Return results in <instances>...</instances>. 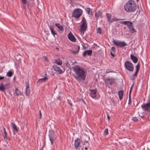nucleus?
Returning a JSON list of instances; mask_svg holds the SVG:
<instances>
[{
    "instance_id": "nucleus-22",
    "label": "nucleus",
    "mask_w": 150,
    "mask_h": 150,
    "mask_svg": "<svg viewBox=\"0 0 150 150\" xmlns=\"http://www.w3.org/2000/svg\"><path fill=\"white\" fill-rule=\"evenodd\" d=\"M61 99V97L59 96H58L56 97V98L54 99V102L55 104L57 103H59V104L60 103Z\"/></svg>"
},
{
    "instance_id": "nucleus-37",
    "label": "nucleus",
    "mask_w": 150,
    "mask_h": 150,
    "mask_svg": "<svg viewBox=\"0 0 150 150\" xmlns=\"http://www.w3.org/2000/svg\"><path fill=\"white\" fill-rule=\"evenodd\" d=\"M96 32L97 33H99V34H101L102 33V29L100 27L98 28L96 30Z\"/></svg>"
},
{
    "instance_id": "nucleus-40",
    "label": "nucleus",
    "mask_w": 150,
    "mask_h": 150,
    "mask_svg": "<svg viewBox=\"0 0 150 150\" xmlns=\"http://www.w3.org/2000/svg\"><path fill=\"white\" fill-rule=\"evenodd\" d=\"M104 133L105 134V135H106L108 134V129L107 128H106L105 129L104 131Z\"/></svg>"
},
{
    "instance_id": "nucleus-51",
    "label": "nucleus",
    "mask_w": 150,
    "mask_h": 150,
    "mask_svg": "<svg viewBox=\"0 0 150 150\" xmlns=\"http://www.w3.org/2000/svg\"><path fill=\"white\" fill-rule=\"evenodd\" d=\"M4 78V77L2 76H0V80H2Z\"/></svg>"
},
{
    "instance_id": "nucleus-16",
    "label": "nucleus",
    "mask_w": 150,
    "mask_h": 150,
    "mask_svg": "<svg viewBox=\"0 0 150 150\" xmlns=\"http://www.w3.org/2000/svg\"><path fill=\"white\" fill-rule=\"evenodd\" d=\"M48 26H49V28L51 30V33L52 35H53L54 37H55V35H57V34L56 33V31H55L54 29V26H52L51 25H48Z\"/></svg>"
},
{
    "instance_id": "nucleus-36",
    "label": "nucleus",
    "mask_w": 150,
    "mask_h": 150,
    "mask_svg": "<svg viewBox=\"0 0 150 150\" xmlns=\"http://www.w3.org/2000/svg\"><path fill=\"white\" fill-rule=\"evenodd\" d=\"M122 20V19H118V18H117L116 17H114L113 18H112L110 23H112V22H114L115 21H119L120 20Z\"/></svg>"
},
{
    "instance_id": "nucleus-61",
    "label": "nucleus",
    "mask_w": 150,
    "mask_h": 150,
    "mask_svg": "<svg viewBox=\"0 0 150 150\" xmlns=\"http://www.w3.org/2000/svg\"><path fill=\"white\" fill-rule=\"evenodd\" d=\"M84 32H81L82 33V35H83L84 34Z\"/></svg>"
},
{
    "instance_id": "nucleus-6",
    "label": "nucleus",
    "mask_w": 150,
    "mask_h": 150,
    "mask_svg": "<svg viewBox=\"0 0 150 150\" xmlns=\"http://www.w3.org/2000/svg\"><path fill=\"white\" fill-rule=\"evenodd\" d=\"M124 66L126 69L129 71H132L134 70L133 65L129 61H127L125 62Z\"/></svg>"
},
{
    "instance_id": "nucleus-39",
    "label": "nucleus",
    "mask_w": 150,
    "mask_h": 150,
    "mask_svg": "<svg viewBox=\"0 0 150 150\" xmlns=\"http://www.w3.org/2000/svg\"><path fill=\"white\" fill-rule=\"evenodd\" d=\"M110 99L111 100L112 102L113 105H115V104L116 102L114 98H113L112 97H110Z\"/></svg>"
},
{
    "instance_id": "nucleus-14",
    "label": "nucleus",
    "mask_w": 150,
    "mask_h": 150,
    "mask_svg": "<svg viewBox=\"0 0 150 150\" xmlns=\"http://www.w3.org/2000/svg\"><path fill=\"white\" fill-rule=\"evenodd\" d=\"M105 80L106 83L109 84H112V83H114L115 81V79L113 78L105 79Z\"/></svg>"
},
{
    "instance_id": "nucleus-45",
    "label": "nucleus",
    "mask_w": 150,
    "mask_h": 150,
    "mask_svg": "<svg viewBox=\"0 0 150 150\" xmlns=\"http://www.w3.org/2000/svg\"><path fill=\"white\" fill-rule=\"evenodd\" d=\"M67 102L68 103L70 104V105L71 106H72V105H72V102H71V101L70 100H69V99H67Z\"/></svg>"
},
{
    "instance_id": "nucleus-48",
    "label": "nucleus",
    "mask_w": 150,
    "mask_h": 150,
    "mask_svg": "<svg viewBox=\"0 0 150 150\" xmlns=\"http://www.w3.org/2000/svg\"><path fill=\"white\" fill-rule=\"evenodd\" d=\"M111 55L113 57H115L116 55L114 54H113L112 52H110Z\"/></svg>"
},
{
    "instance_id": "nucleus-8",
    "label": "nucleus",
    "mask_w": 150,
    "mask_h": 150,
    "mask_svg": "<svg viewBox=\"0 0 150 150\" xmlns=\"http://www.w3.org/2000/svg\"><path fill=\"white\" fill-rule=\"evenodd\" d=\"M89 90L90 91V95L91 97L93 98H96V97L97 89H90Z\"/></svg>"
},
{
    "instance_id": "nucleus-60",
    "label": "nucleus",
    "mask_w": 150,
    "mask_h": 150,
    "mask_svg": "<svg viewBox=\"0 0 150 150\" xmlns=\"http://www.w3.org/2000/svg\"><path fill=\"white\" fill-rule=\"evenodd\" d=\"M34 0H29V1H30L33 2V1Z\"/></svg>"
},
{
    "instance_id": "nucleus-18",
    "label": "nucleus",
    "mask_w": 150,
    "mask_h": 150,
    "mask_svg": "<svg viewBox=\"0 0 150 150\" xmlns=\"http://www.w3.org/2000/svg\"><path fill=\"white\" fill-rule=\"evenodd\" d=\"M48 79V78L47 77L45 76L42 78L39 79L38 80V81L37 82V83H40L42 82H45Z\"/></svg>"
},
{
    "instance_id": "nucleus-58",
    "label": "nucleus",
    "mask_w": 150,
    "mask_h": 150,
    "mask_svg": "<svg viewBox=\"0 0 150 150\" xmlns=\"http://www.w3.org/2000/svg\"><path fill=\"white\" fill-rule=\"evenodd\" d=\"M133 85H132V86L130 88V90H132V86H133Z\"/></svg>"
},
{
    "instance_id": "nucleus-54",
    "label": "nucleus",
    "mask_w": 150,
    "mask_h": 150,
    "mask_svg": "<svg viewBox=\"0 0 150 150\" xmlns=\"http://www.w3.org/2000/svg\"><path fill=\"white\" fill-rule=\"evenodd\" d=\"M16 80V77L15 76H14L13 78V81H15Z\"/></svg>"
},
{
    "instance_id": "nucleus-53",
    "label": "nucleus",
    "mask_w": 150,
    "mask_h": 150,
    "mask_svg": "<svg viewBox=\"0 0 150 150\" xmlns=\"http://www.w3.org/2000/svg\"><path fill=\"white\" fill-rule=\"evenodd\" d=\"M144 150H149V148L147 147H144Z\"/></svg>"
},
{
    "instance_id": "nucleus-43",
    "label": "nucleus",
    "mask_w": 150,
    "mask_h": 150,
    "mask_svg": "<svg viewBox=\"0 0 150 150\" xmlns=\"http://www.w3.org/2000/svg\"><path fill=\"white\" fill-rule=\"evenodd\" d=\"M111 50L113 52V53H115L116 52L115 48V47L113 46L111 48Z\"/></svg>"
},
{
    "instance_id": "nucleus-20",
    "label": "nucleus",
    "mask_w": 150,
    "mask_h": 150,
    "mask_svg": "<svg viewBox=\"0 0 150 150\" xmlns=\"http://www.w3.org/2000/svg\"><path fill=\"white\" fill-rule=\"evenodd\" d=\"M130 58L133 62L134 63H136L138 61V59L135 56L132 54L130 55Z\"/></svg>"
},
{
    "instance_id": "nucleus-9",
    "label": "nucleus",
    "mask_w": 150,
    "mask_h": 150,
    "mask_svg": "<svg viewBox=\"0 0 150 150\" xmlns=\"http://www.w3.org/2000/svg\"><path fill=\"white\" fill-rule=\"evenodd\" d=\"M52 67L55 71L58 72L59 74H62L63 72L60 67L56 64L53 65Z\"/></svg>"
},
{
    "instance_id": "nucleus-29",
    "label": "nucleus",
    "mask_w": 150,
    "mask_h": 150,
    "mask_svg": "<svg viewBox=\"0 0 150 150\" xmlns=\"http://www.w3.org/2000/svg\"><path fill=\"white\" fill-rule=\"evenodd\" d=\"M59 61H58L57 60L54 59V62L55 63H56L58 65H61L62 64V60H60V59L59 58Z\"/></svg>"
},
{
    "instance_id": "nucleus-34",
    "label": "nucleus",
    "mask_w": 150,
    "mask_h": 150,
    "mask_svg": "<svg viewBox=\"0 0 150 150\" xmlns=\"http://www.w3.org/2000/svg\"><path fill=\"white\" fill-rule=\"evenodd\" d=\"M77 47L76 48V49H78L77 51H75L71 50V51L72 53L74 54H76L78 53L80 49V47L79 46L77 45Z\"/></svg>"
},
{
    "instance_id": "nucleus-30",
    "label": "nucleus",
    "mask_w": 150,
    "mask_h": 150,
    "mask_svg": "<svg viewBox=\"0 0 150 150\" xmlns=\"http://www.w3.org/2000/svg\"><path fill=\"white\" fill-rule=\"evenodd\" d=\"M141 13L142 15L143 16L142 18V22H145L146 21V15L144 12L142 10V11H141Z\"/></svg>"
},
{
    "instance_id": "nucleus-21",
    "label": "nucleus",
    "mask_w": 150,
    "mask_h": 150,
    "mask_svg": "<svg viewBox=\"0 0 150 150\" xmlns=\"http://www.w3.org/2000/svg\"><path fill=\"white\" fill-rule=\"evenodd\" d=\"M22 57V56L19 53H18L16 56H15V57L17 61L19 62H21V58Z\"/></svg>"
},
{
    "instance_id": "nucleus-46",
    "label": "nucleus",
    "mask_w": 150,
    "mask_h": 150,
    "mask_svg": "<svg viewBox=\"0 0 150 150\" xmlns=\"http://www.w3.org/2000/svg\"><path fill=\"white\" fill-rule=\"evenodd\" d=\"M43 58L47 62H48L49 61V60L48 59L47 57L46 56H43Z\"/></svg>"
},
{
    "instance_id": "nucleus-64",
    "label": "nucleus",
    "mask_w": 150,
    "mask_h": 150,
    "mask_svg": "<svg viewBox=\"0 0 150 150\" xmlns=\"http://www.w3.org/2000/svg\"><path fill=\"white\" fill-rule=\"evenodd\" d=\"M82 100L83 101V100H83V99H82Z\"/></svg>"
},
{
    "instance_id": "nucleus-35",
    "label": "nucleus",
    "mask_w": 150,
    "mask_h": 150,
    "mask_svg": "<svg viewBox=\"0 0 150 150\" xmlns=\"http://www.w3.org/2000/svg\"><path fill=\"white\" fill-rule=\"evenodd\" d=\"M6 89L4 85H0V91H1L5 92V90Z\"/></svg>"
},
{
    "instance_id": "nucleus-55",
    "label": "nucleus",
    "mask_w": 150,
    "mask_h": 150,
    "mask_svg": "<svg viewBox=\"0 0 150 150\" xmlns=\"http://www.w3.org/2000/svg\"><path fill=\"white\" fill-rule=\"evenodd\" d=\"M23 9H26V6H25V5H23Z\"/></svg>"
},
{
    "instance_id": "nucleus-49",
    "label": "nucleus",
    "mask_w": 150,
    "mask_h": 150,
    "mask_svg": "<svg viewBox=\"0 0 150 150\" xmlns=\"http://www.w3.org/2000/svg\"><path fill=\"white\" fill-rule=\"evenodd\" d=\"M139 71L136 70L135 72V73L134 76H136L137 75V74L138 73Z\"/></svg>"
},
{
    "instance_id": "nucleus-31",
    "label": "nucleus",
    "mask_w": 150,
    "mask_h": 150,
    "mask_svg": "<svg viewBox=\"0 0 150 150\" xmlns=\"http://www.w3.org/2000/svg\"><path fill=\"white\" fill-rule=\"evenodd\" d=\"M106 16H107L108 21L109 22H111V15L110 13H106Z\"/></svg>"
},
{
    "instance_id": "nucleus-10",
    "label": "nucleus",
    "mask_w": 150,
    "mask_h": 150,
    "mask_svg": "<svg viewBox=\"0 0 150 150\" xmlns=\"http://www.w3.org/2000/svg\"><path fill=\"white\" fill-rule=\"evenodd\" d=\"M68 38L69 40L72 42H75L76 41V38L71 32L69 33L68 35Z\"/></svg>"
},
{
    "instance_id": "nucleus-25",
    "label": "nucleus",
    "mask_w": 150,
    "mask_h": 150,
    "mask_svg": "<svg viewBox=\"0 0 150 150\" xmlns=\"http://www.w3.org/2000/svg\"><path fill=\"white\" fill-rule=\"evenodd\" d=\"M11 125H12V127L13 129V131L14 132L16 131V132H18L19 131V129L17 127L15 124L12 122Z\"/></svg>"
},
{
    "instance_id": "nucleus-42",
    "label": "nucleus",
    "mask_w": 150,
    "mask_h": 150,
    "mask_svg": "<svg viewBox=\"0 0 150 150\" xmlns=\"http://www.w3.org/2000/svg\"><path fill=\"white\" fill-rule=\"evenodd\" d=\"M131 103H132V101H131V96H130V95H129V102H128V105H131Z\"/></svg>"
},
{
    "instance_id": "nucleus-62",
    "label": "nucleus",
    "mask_w": 150,
    "mask_h": 150,
    "mask_svg": "<svg viewBox=\"0 0 150 150\" xmlns=\"http://www.w3.org/2000/svg\"><path fill=\"white\" fill-rule=\"evenodd\" d=\"M83 102L84 103L86 104V102L84 100H83Z\"/></svg>"
},
{
    "instance_id": "nucleus-44",
    "label": "nucleus",
    "mask_w": 150,
    "mask_h": 150,
    "mask_svg": "<svg viewBox=\"0 0 150 150\" xmlns=\"http://www.w3.org/2000/svg\"><path fill=\"white\" fill-rule=\"evenodd\" d=\"M132 120L134 122H136L137 121L138 119L136 117H132Z\"/></svg>"
},
{
    "instance_id": "nucleus-47",
    "label": "nucleus",
    "mask_w": 150,
    "mask_h": 150,
    "mask_svg": "<svg viewBox=\"0 0 150 150\" xmlns=\"http://www.w3.org/2000/svg\"><path fill=\"white\" fill-rule=\"evenodd\" d=\"M39 115H40L39 118L40 119H42V114H41V111L40 110H39Z\"/></svg>"
},
{
    "instance_id": "nucleus-56",
    "label": "nucleus",
    "mask_w": 150,
    "mask_h": 150,
    "mask_svg": "<svg viewBox=\"0 0 150 150\" xmlns=\"http://www.w3.org/2000/svg\"><path fill=\"white\" fill-rule=\"evenodd\" d=\"M131 92H132V90H129V95H130V96H131Z\"/></svg>"
},
{
    "instance_id": "nucleus-63",
    "label": "nucleus",
    "mask_w": 150,
    "mask_h": 150,
    "mask_svg": "<svg viewBox=\"0 0 150 150\" xmlns=\"http://www.w3.org/2000/svg\"><path fill=\"white\" fill-rule=\"evenodd\" d=\"M0 84H1V85H2V84H3V83H1Z\"/></svg>"
},
{
    "instance_id": "nucleus-28",
    "label": "nucleus",
    "mask_w": 150,
    "mask_h": 150,
    "mask_svg": "<svg viewBox=\"0 0 150 150\" xmlns=\"http://www.w3.org/2000/svg\"><path fill=\"white\" fill-rule=\"evenodd\" d=\"M86 11H87V13L90 15H93V13L91 9L89 8H86Z\"/></svg>"
},
{
    "instance_id": "nucleus-2",
    "label": "nucleus",
    "mask_w": 150,
    "mask_h": 150,
    "mask_svg": "<svg viewBox=\"0 0 150 150\" xmlns=\"http://www.w3.org/2000/svg\"><path fill=\"white\" fill-rule=\"evenodd\" d=\"M136 8V5L134 1L130 0L127 2L124 6V8L128 12L134 11Z\"/></svg>"
},
{
    "instance_id": "nucleus-3",
    "label": "nucleus",
    "mask_w": 150,
    "mask_h": 150,
    "mask_svg": "<svg viewBox=\"0 0 150 150\" xmlns=\"http://www.w3.org/2000/svg\"><path fill=\"white\" fill-rule=\"evenodd\" d=\"M48 136L50 138V140L51 142V144L52 145H53L54 143L57 138V136L52 129L49 130Z\"/></svg>"
},
{
    "instance_id": "nucleus-57",
    "label": "nucleus",
    "mask_w": 150,
    "mask_h": 150,
    "mask_svg": "<svg viewBox=\"0 0 150 150\" xmlns=\"http://www.w3.org/2000/svg\"><path fill=\"white\" fill-rule=\"evenodd\" d=\"M88 148L87 147H85V150H88Z\"/></svg>"
},
{
    "instance_id": "nucleus-12",
    "label": "nucleus",
    "mask_w": 150,
    "mask_h": 150,
    "mask_svg": "<svg viewBox=\"0 0 150 150\" xmlns=\"http://www.w3.org/2000/svg\"><path fill=\"white\" fill-rule=\"evenodd\" d=\"M22 4L23 5L27 4L28 8L30 9L31 8V6L30 4V2H28L27 0H21Z\"/></svg>"
},
{
    "instance_id": "nucleus-27",
    "label": "nucleus",
    "mask_w": 150,
    "mask_h": 150,
    "mask_svg": "<svg viewBox=\"0 0 150 150\" xmlns=\"http://www.w3.org/2000/svg\"><path fill=\"white\" fill-rule=\"evenodd\" d=\"M15 92L16 96H17L22 95L21 91L17 88H15Z\"/></svg>"
},
{
    "instance_id": "nucleus-26",
    "label": "nucleus",
    "mask_w": 150,
    "mask_h": 150,
    "mask_svg": "<svg viewBox=\"0 0 150 150\" xmlns=\"http://www.w3.org/2000/svg\"><path fill=\"white\" fill-rule=\"evenodd\" d=\"M3 128L4 129V133L5 134V136H4V138L5 139V138H6V139H8L9 141H10V139L9 137H8L7 136V133L6 131L5 128L3 127Z\"/></svg>"
},
{
    "instance_id": "nucleus-52",
    "label": "nucleus",
    "mask_w": 150,
    "mask_h": 150,
    "mask_svg": "<svg viewBox=\"0 0 150 150\" xmlns=\"http://www.w3.org/2000/svg\"><path fill=\"white\" fill-rule=\"evenodd\" d=\"M107 118H108V120L109 121L110 120V117L109 115L108 114H107Z\"/></svg>"
},
{
    "instance_id": "nucleus-50",
    "label": "nucleus",
    "mask_w": 150,
    "mask_h": 150,
    "mask_svg": "<svg viewBox=\"0 0 150 150\" xmlns=\"http://www.w3.org/2000/svg\"><path fill=\"white\" fill-rule=\"evenodd\" d=\"M111 72L112 71H111V70L110 69H107L106 71V72L107 73H110V72Z\"/></svg>"
},
{
    "instance_id": "nucleus-24",
    "label": "nucleus",
    "mask_w": 150,
    "mask_h": 150,
    "mask_svg": "<svg viewBox=\"0 0 150 150\" xmlns=\"http://www.w3.org/2000/svg\"><path fill=\"white\" fill-rule=\"evenodd\" d=\"M26 89L25 91L26 96H29L30 93V90L29 88V85H26Z\"/></svg>"
},
{
    "instance_id": "nucleus-13",
    "label": "nucleus",
    "mask_w": 150,
    "mask_h": 150,
    "mask_svg": "<svg viewBox=\"0 0 150 150\" xmlns=\"http://www.w3.org/2000/svg\"><path fill=\"white\" fill-rule=\"evenodd\" d=\"M80 139L78 138L75 140L74 145V148L75 149H77L79 146H81L80 145Z\"/></svg>"
},
{
    "instance_id": "nucleus-17",
    "label": "nucleus",
    "mask_w": 150,
    "mask_h": 150,
    "mask_svg": "<svg viewBox=\"0 0 150 150\" xmlns=\"http://www.w3.org/2000/svg\"><path fill=\"white\" fill-rule=\"evenodd\" d=\"M87 28V25H81L79 30L81 32H85Z\"/></svg>"
},
{
    "instance_id": "nucleus-33",
    "label": "nucleus",
    "mask_w": 150,
    "mask_h": 150,
    "mask_svg": "<svg viewBox=\"0 0 150 150\" xmlns=\"http://www.w3.org/2000/svg\"><path fill=\"white\" fill-rule=\"evenodd\" d=\"M13 74V72L10 70L7 72L6 76L9 77H11Z\"/></svg>"
},
{
    "instance_id": "nucleus-15",
    "label": "nucleus",
    "mask_w": 150,
    "mask_h": 150,
    "mask_svg": "<svg viewBox=\"0 0 150 150\" xmlns=\"http://www.w3.org/2000/svg\"><path fill=\"white\" fill-rule=\"evenodd\" d=\"M92 53V51L91 50H85L83 52V55L84 57H85L87 55L89 56H91Z\"/></svg>"
},
{
    "instance_id": "nucleus-5",
    "label": "nucleus",
    "mask_w": 150,
    "mask_h": 150,
    "mask_svg": "<svg viewBox=\"0 0 150 150\" xmlns=\"http://www.w3.org/2000/svg\"><path fill=\"white\" fill-rule=\"evenodd\" d=\"M82 10L79 8L74 10L72 14V17L79 19L80 16L82 15Z\"/></svg>"
},
{
    "instance_id": "nucleus-32",
    "label": "nucleus",
    "mask_w": 150,
    "mask_h": 150,
    "mask_svg": "<svg viewBox=\"0 0 150 150\" xmlns=\"http://www.w3.org/2000/svg\"><path fill=\"white\" fill-rule=\"evenodd\" d=\"M81 23H82L81 25H87L86 20L84 17H82V19Z\"/></svg>"
},
{
    "instance_id": "nucleus-11",
    "label": "nucleus",
    "mask_w": 150,
    "mask_h": 150,
    "mask_svg": "<svg viewBox=\"0 0 150 150\" xmlns=\"http://www.w3.org/2000/svg\"><path fill=\"white\" fill-rule=\"evenodd\" d=\"M95 16L97 20L99 17L102 18L103 17L102 12H101L100 10H98L96 12Z\"/></svg>"
},
{
    "instance_id": "nucleus-38",
    "label": "nucleus",
    "mask_w": 150,
    "mask_h": 150,
    "mask_svg": "<svg viewBox=\"0 0 150 150\" xmlns=\"http://www.w3.org/2000/svg\"><path fill=\"white\" fill-rule=\"evenodd\" d=\"M86 137L88 138V140H85L83 141L84 144L83 145H85V143H88L89 140H90V137L89 136H88L87 135H86Z\"/></svg>"
},
{
    "instance_id": "nucleus-4",
    "label": "nucleus",
    "mask_w": 150,
    "mask_h": 150,
    "mask_svg": "<svg viewBox=\"0 0 150 150\" xmlns=\"http://www.w3.org/2000/svg\"><path fill=\"white\" fill-rule=\"evenodd\" d=\"M120 23L122 24L127 25L129 28V31L132 33L135 32L133 26L132 25L133 23L129 21H120Z\"/></svg>"
},
{
    "instance_id": "nucleus-41",
    "label": "nucleus",
    "mask_w": 150,
    "mask_h": 150,
    "mask_svg": "<svg viewBox=\"0 0 150 150\" xmlns=\"http://www.w3.org/2000/svg\"><path fill=\"white\" fill-rule=\"evenodd\" d=\"M140 69V64L139 62L137 65L136 66V70L139 71Z\"/></svg>"
},
{
    "instance_id": "nucleus-19",
    "label": "nucleus",
    "mask_w": 150,
    "mask_h": 150,
    "mask_svg": "<svg viewBox=\"0 0 150 150\" xmlns=\"http://www.w3.org/2000/svg\"><path fill=\"white\" fill-rule=\"evenodd\" d=\"M118 93L119 95V99L120 100H121L123 98L124 94V91L123 90H120L119 91Z\"/></svg>"
},
{
    "instance_id": "nucleus-1",
    "label": "nucleus",
    "mask_w": 150,
    "mask_h": 150,
    "mask_svg": "<svg viewBox=\"0 0 150 150\" xmlns=\"http://www.w3.org/2000/svg\"><path fill=\"white\" fill-rule=\"evenodd\" d=\"M73 70L76 73L75 78L77 79L84 80L86 78V72L85 69L78 65L73 67Z\"/></svg>"
},
{
    "instance_id": "nucleus-59",
    "label": "nucleus",
    "mask_w": 150,
    "mask_h": 150,
    "mask_svg": "<svg viewBox=\"0 0 150 150\" xmlns=\"http://www.w3.org/2000/svg\"><path fill=\"white\" fill-rule=\"evenodd\" d=\"M149 141L150 142V136L149 138Z\"/></svg>"
},
{
    "instance_id": "nucleus-7",
    "label": "nucleus",
    "mask_w": 150,
    "mask_h": 150,
    "mask_svg": "<svg viewBox=\"0 0 150 150\" xmlns=\"http://www.w3.org/2000/svg\"><path fill=\"white\" fill-rule=\"evenodd\" d=\"M112 42L116 45L119 47L120 48L123 47L127 45V44L124 41H119L113 40L112 41Z\"/></svg>"
},
{
    "instance_id": "nucleus-23",
    "label": "nucleus",
    "mask_w": 150,
    "mask_h": 150,
    "mask_svg": "<svg viewBox=\"0 0 150 150\" xmlns=\"http://www.w3.org/2000/svg\"><path fill=\"white\" fill-rule=\"evenodd\" d=\"M55 26L57 27L61 31L64 30V28L62 25H61L60 23H56L55 25Z\"/></svg>"
}]
</instances>
